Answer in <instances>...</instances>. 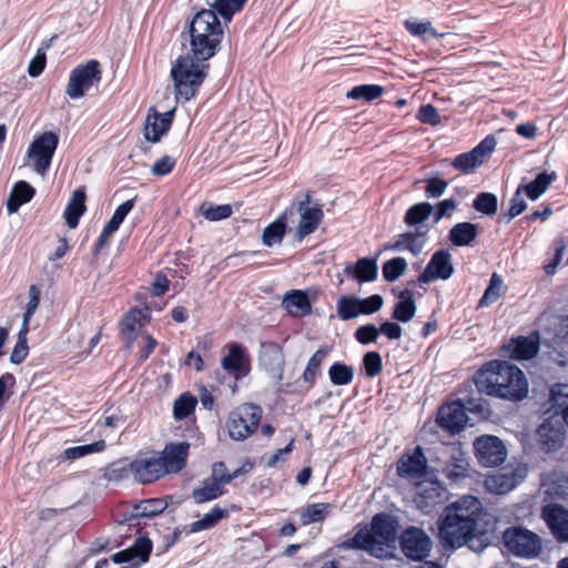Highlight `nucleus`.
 I'll return each instance as SVG.
<instances>
[{
	"label": "nucleus",
	"mask_w": 568,
	"mask_h": 568,
	"mask_svg": "<svg viewBox=\"0 0 568 568\" xmlns=\"http://www.w3.org/2000/svg\"><path fill=\"white\" fill-rule=\"evenodd\" d=\"M483 516L481 503L474 496H463L449 504L438 523L440 541L453 549L468 546L483 551L490 544L489 534L479 526Z\"/></svg>",
	"instance_id": "obj_1"
},
{
	"label": "nucleus",
	"mask_w": 568,
	"mask_h": 568,
	"mask_svg": "<svg viewBox=\"0 0 568 568\" xmlns=\"http://www.w3.org/2000/svg\"><path fill=\"white\" fill-rule=\"evenodd\" d=\"M479 394L520 402L528 395V382L523 371L507 362L494 359L486 363L475 375Z\"/></svg>",
	"instance_id": "obj_2"
},
{
	"label": "nucleus",
	"mask_w": 568,
	"mask_h": 568,
	"mask_svg": "<svg viewBox=\"0 0 568 568\" xmlns=\"http://www.w3.org/2000/svg\"><path fill=\"white\" fill-rule=\"evenodd\" d=\"M187 33L190 52L197 60L207 61L217 52L222 39L223 28L219 17L212 9H201L186 22L183 38Z\"/></svg>",
	"instance_id": "obj_3"
},
{
	"label": "nucleus",
	"mask_w": 568,
	"mask_h": 568,
	"mask_svg": "<svg viewBox=\"0 0 568 568\" xmlns=\"http://www.w3.org/2000/svg\"><path fill=\"white\" fill-rule=\"evenodd\" d=\"M396 535V520L390 515L381 513L373 517L369 528H361L345 545L365 550L377 558H385L394 548Z\"/></svg>",
	"instance_id": "obj_4"
},
{
	"label": "nucleus",
	"mask_w": 568,
	"mask_h": 568,
	"mask_svg": "<svg viewBox=\"0 0 568 568\" xmlns=\"http://www.w3.org/2000/svg\"><path fill=\"white\" fill-rule=\"evenodd\" d=\"M151 322L148 307H131L119 321L118 333L125 349L138 355H150L158 346V341L146 332Z\"/></svg>",
	"instance_id": "obj_5"
},
{
	"label": "nucleus",
	"mask_w": 568,
	"mask_h": 568,
	"mask_svg": "<svg viewBox=\"0 0 568 568\" xmlns=\"http://www.w3.org/2000/svg\"><path fill=\"white\" fill-rule=\"evenodd\" d=\"M207 61L197 60L193 55L178 57L171 68V78L178 102H187L195 98L209 72Z\"/></svg>",
	"instance_id": "obj_6"
},
{
	"label": "nucleus",
	"mask_w": 568,
	"mask_h": 568,
	"mask_svg": "<svg viewBox=\"0 0 568 568\" xmlns=\"http://www.w3.org/2000/svg\"><path fill=\"white\" fill-rule=\"evenodd\" d=\"M503 549L519 559L532 560L544 551L542 537L523 525H511L501 534Z\"/></svg>",
	"instance_id": "obj_7"
},
{
	"label": "nucleus",
	"mask_w": 568,
	"mask_h": 568,
	"mask_svg": "<svg viewBox=\"0 0 568 568\" xmlns=\"http://www.w3.org/2000/svg\"><path fill=\"white\" fill-rule=\"evenodd\" d=\"M262 417L261 407L254 404H243L234 409L226 422L231 438L244 440L257 428Z\"/></svg>",
	"instance_id": "obj_8"
},
{
	"label": "nucleus",
	"mask_w": 568,
	"mask_h": 568,
	"mask_svg": "<svg viewBox=\"0 0 568 568\" xmlns=\"http://www.w3.org/2000/svg\"><path fill=\"white\" fill-rule=\"evenodd\" d=\"M102 79V70L98 60H89L77 65L70 73L65 94L70 99L82 98L90 88Z\"/></svg>",
	"instance_id": "obj_9"
},
{
	"label": "nucleus",
	"mask_w": 568,
	"mask_h": 568,
	"mask_svg": "<svg viewBox=\"0 0 568 568\" xmlns=\"http://www.w3.org/2000/svg\"><path fill=\"white\" fill-rule=\"evenodd\" d=\"M59 144V135L47 131L34 138L28 148V156L33 161V169L39 174H45Z\"/></svg>",
	"instance_id": "obj_10"
},
{
	"label": "nucleus",
	"mask_w": 568,
	"mask_h": 568,
	"mask_svg": "<svg viewBox=\"0 0 568 568\" xmlns=\"http://www.w3.org/2000/svg\"><path fill=\"white\" fill-rule=\"evenodd\" d=\"M497 141L494 135H487L468 152L458 154L452 166L463 174H470L481 166L495 150Z\"/></svg>",
	"instance_id": "obj_11"
},
{
	"label": "nucleus",
	"mask_w": 568,
	"mask_h": 568,
	"mask_svg": "<svg viewBox=\"0 0 568 568\" xmlns=\"http://www.w3.org/2000/svg\"><path fill=\"white\" fill-rule=\"evenodd\" d=\"M475 455L484 467H496L505 462L507 449L503 440L493 435H481L474 442Z\"/></svg>",
	"instance_id": "obj_12"
},
{
	"label": "nucleus",
	"mask_w": 568,
	"mask_h": 568,
	"mask_svg": "<svg viewBox=\"0 0 568 568\" xmlns=\"http://www.w3.org/2000/svg\"><path fill=\"white\" fill-rule=\"evenodd\" d=\"M400 548L407 558L422 561L430 552L432 540L423 529L409 527L400 536Z\"/></svg>",
	"instance_id": "obj_13"
},
{
	"label": "nucleus",
	"mask_w": 568,
	"mask_h": 568,
	"mask_svg": "<svg viewBox=\"0 0 568 568\" xmlns=\"http://www.w3.org/2000/svg\"><path fill=\"white\" fill-rule=\"evenodd\" d=\"M163 466L158 457L134 459L122 467V471L126 477L131 476L141 484H150L163 476Z\"/></svg>",
	"instance_id": "obj_14"
},
{
	"label": "nucleus",
	"mask_w": 568,
	"mask_h": 568,
	"mask_svg": "<svg viewBox=\"0 0 568 568\" xmlns=\"http://www.w3.org/2000/svg\"><path fill=\"white\" fill-rule=\"evenodd\" d=\"M454 265L452 263V254L448 250L436 251L425 270L418 275L417 280L420 284H426L435 280H448L454 274Z\"/></svg>",
	"instance_id": "obj_15"
},
{
	"label": "nucleus",
	"mask_w": 568,
	"mask_h": 568,
	"mask_svg": "<svg viewBox=\"0 0 568 568\" xmlns=\"http://www.w3.org/2000/svg\"><path fill=\"white\" fill-rule=\"evenodd\" d=\"M311 194L307 193L305 199L298 203V212L301 219L296 227V236L303 240L307 235L314 233L321 224L324 213L320 205L310 206Z\"/></svg>",
	"instance_id": "obj_16"
},
{
	"label": "nucleus",
	"mask_w": 568,
	"mask_h": 568,
	"mask_svg": "<svg viewBox=\"0 0 568 568\" xmlns=\"http://www.w3.org/2000/svg\"><path fill=\"white\" fill-rule=\"evenodd\" d=\"M190 444L187 442L169 443L165 445L160 457L164 474L180 473L186 465Z\"/></svg>",
	"instance_id": "obj_17"
},
{
	"label": "nucleus",
	"mask_w": 568,
	"mask_h": 568,
	"mask_svg": "<svg viewBox=\"0 0 568 568\" xmlns=\"http://www.w3.org/2000/svg\"><path fill=\"white\" fill-rule=\"evenodd\" d=\"M174 111L175 109L159 113L154 108L149 110L144 125V138L149 142L158 143L169 132L173 123Z\"/></svg>",
	"instance_id": "obj_18"
},
{
	"label": "nucleus",
	"mask_w": 568,
	"mask_h": 568,
	"mask_svg": "<svg viewBox=\"0 0 568 568\" xmlns=\"http://www.w3.org/2000/svg\"><path fill=\"white\" fill-rule=\"evenodd\" d=\"M437 424L450 434H457L467 424V415L459 402L443 405L437 414Z\"/></svg>",
	"instance_id": "obj_19"
},
{
	"label": "nucleus",
	"mask_w": 568,
	"mask_h": 568,
	"mask_svg": "<svg viewBox=\"0 0 568 568\" xmlns=\"http://www.w3.org/2000/svg\"><path fill=\"white\" fill-rule=\"evenodd\" d=\"M542 518L557 541H568V510L557 504L547 505Z\"/></svg>",
	"instance_id": "obj_20"
},
{
	"label": "nucleus",
	"mask_w": 568,
	"mask_h": 568,
	"mask_svg": "<svg viewBox=\"0 0 568 568\" xmlns=\"http://www.w3.org/2000/svg\"><path fill=\"white\" fill-rule=\"evenodd\" d=\"M537 438L540 448L546 453L556 452L562 447L565 442L564 427L551 422H544L537 429Z\"/></svg>",
	"instance_id": "obj_21"
},
{
	"label": "nucleus",
	"mask_w": 568,
	"mask_h": 568,
	"mask_svg": "<svg viewBox=\"0 0 568 568\" xmlns=\"http://www.w3.org/2000/svg\"><path fill=\"white\" fill-rule=\"evenodd\" d=\"M426 458L420 447L413 454L404 455L397 463V474L400 477L417 479L425 475Z\"/></svg>",
	"instance_id": "obj_22"
},
{
	"label": "nucleus",
	"mask_w": 568,
	"mask_h": 568,
	"mask_svg": "<svg viewBox=\"0 0 568 568\" xmlns=\"http://www.w3.org/2000/svg\"><path fill=\"white\" fill-rule=\"evenodd\" d=\"M540 348V334L532 331L528 336L513 337L503 351L509 355H538Z\"/></svg>",
	"instance_id": "obj_23"
},
{
	"label": "nucleus",
	"mask_w": 568,
	"mask_h": 568,
	"mask_svg": "<svg viewBox=\"0 0 568 568\" xmlns=\"http://www.w3.org/2000/svg\"><path fill=\"white\" fill-rule=\"evenodd\" d=\"M85 201L87 194L84 186H80L72 192L63 212V217L69 229H75L81 216L87 212Z\"/></svg>",
	"instance_id": "obj_24"
},
{
	"label": "nucleus",
	"mask_w": 568,
	"mask_h": 568,
	"mask_svg": "<svg viewBox=\"0 0 568 568\" xmlns=\"http://www.w3.org/2000/svg\"><path fill=\"white\" fill-rule=\"evenodd\" d=\"M345 274L358 283H367L376 280L378 266L375 258L361 257L354 264L345 267Z\"/></svg>",
	"instance_id": "obj_25"
},
{
	"label": "nucleus",
	"mask_w": 568,
	"mask_h": 568,
	"mask_svg": "<svg viewBox=\"0 0 568 568\" xmlns=\"http://www.w3.org/2000/svg\"><path fill=\"white\" fill-rule=\"evenodd\" d=\"M151 550V540L148 537H140L131 547L115 552L111 559L115 564L129 562L135 558H139L142 562H146L149 560Z\"/></svg>",
	"instance_id": "obj_26"
},
{
	"label": "nucleus",
	"mask_w": 568,
	"mask_h": 568,
	"mask_svg": "<svg viewBox=\"0 0 568 568\" xmlns=\"http://www.w3.org/2000/svg\"><path fill=\"white\" fill-rule=\"evenodd\" d=\"M287 313L294 317L306 316L312 313V304L307 294L301 290L288 291L282 302Z\"/></svg>",
	"instance_id": "obj_27"
},
{
	"label": "nucleus",
	"mask_w": 568,
	"mask_h": 568,
	"mask_svg": "<svg viewBox=\"0 0 568 568\" xmlns=\"http://www.w3.org/2000/svg\"><path fill=\"white\" fill-rule=\"evenodd\" d=\"M479 234L477 224L470 222L456 223L448 232V240L455 246H471Z\"/></svg>",
	"instance_id": "obj_28"
},
{
	"label": "nucleus",
	"mask_w": 568,
	"mask_h": 568,
	"mask_svg": "<svg viewBox=\"0 0 568 568\" xmlns=\"http://www.w3.org/2000/svg\"><path fill=\"white\" fill-rule=\"evenodd\" d=\"M36 195V189L26 181H18L14 183L8 201L7 210L9 214L18 212V210L29 203Z\"/></svg>",
	"instance_id": "obj_29"
},
{
	"label": "nucleus",
	"mask_w": 568,
	"mask_h": 568,
	"mask_svg": "<svg viewBox=\"0 0 568 568\" xmlns=\"http://www.w3.org/2000/svg\"><path fill=\"white\" fill-rule=\"evenodd\" d=\"M424 235L425 232H405L398 234L395 242L386 247L394 251H409L413 255H418L425 245Z\"/></svg>",
	"instance_id": "obj_30"
},
{
	"label": "nucleus",
	"mask_w": 568,
	"mask_h": 568,
	"mask_svg": "<svg viewBox=\"0 0 568 568\" xmlns=\"http://www.w3.org/2000/svg\"><path fill=\"white\" fill-rule=\"evenodd\" d=\"M558 174L556 171L541 172L531 182L526 185H520L525 194L531 201L539 199L550 186V184L557 181Z\"/></svg>",
	"instance_id": "obj_31"
},
{
	"label": "nucleus",
	"mask_w": 568,
	"mask_h": 568,
	"mask_svg": "<svg viewBox=\"0 0 568 568\" xmlns=\"http://www.w3.org/2000/svg\"><path fill=\"white\" fill-rule=\"evenodd\" d=\"M416 313V303L414 300V294L410 290H404L399 294V301L395 304L393 310V318L407 323L409 322Z\"/></svg>",
	"instance_id": "obj_32"
},
{
	"label": "nucleus",
	"mask_w": 568,
	"mask_h": 568,
	"mask_svg": "<svg viewBox=\"0 0 568 568\" xmlns=\"http://www.w3.org/2000/svg\"><path fill=\"white\" fill-rule=\"evenodd\" d=\"M465 392H467V387H465V389L459 390L462 396L457 399V402L462 404L464 412L466 413V410H468L483 418L489 417L491 413L489 403L486 399L481 398L480 396L474 397L469 395H464Z\"/></svg>",
	"instance_id": "obj_33"
},
{
	"label": "nucleus",
	"mask_w": 568,
	"mask_h": 568,
	"mask_svg": "<svg viewBox=\"0 0 568 568\" xmlns=\"http://www.w3.org/2000/svg\"><path fill=\"white\" fill-rule=\"evenodd\" d=\"M331 509L329 504L318 503L310 504L298 510L300 521L302 526H307L313 523L323 521Z\"/></svg>",
	"instance_id": "obj_34"
},
{
	"label": "nucleus",
	"mask_w": 568,
	"mask_h": 568,
	"mask_svg": "<svg viewBox=\"0 0 568 568\" xmlns=\"http://www.w3.org/2000/svg\"><path fill=\"white\" fill-rule=\"evenodd\" d=\"M519 483L516 474L501 473L486 479V486L496 494H506L513 490Z\"/></svg>",
	"instance_id": "obj_35"
},
{
	"label": "nucleus",
	"mask_w": 568,
	"mask_h": 568,
	"mask_svg": "<svg viewBox=\"0 0 568 568\" xmlns=\"http://www.w3.org/2000/svg\"><path fill=\"white\" fill-rule=\"evenodd\" d=\"M246 2L247 0H215L210 9L225 22H231L235 13L240 12Z\"/></svg>",
	"instance_id": "obj_36"
},
{
	"label": "nucleus",
	"mask_w": 568,
	"mask_h": 568,
	"mask_svg": "<svg viewBox=\"0 0 568 568\" xmlns=\"http://www.w3.org/2000/svg\"><path fill=\"white\" fill-rule=\"evenodd\" d=\"M224 494L223 487L219 484V481H214L212 479H205L202 483L200 488H196L192 491V497L197 504H203Z\"/></svg>",
	"instance_id": "obj_37"
},
{
	"label": "nucleus",
	"mask_w": 568,
	"mask_h": 568,
	"mask_svg": "<svg viewBox=\"0 0 568 568\" xmlns=\"http://www.w3.org/2000/svg\"><path fill=\"white\" fill-rule=\"evenodd\" d=\"M566 247L567 244L565 236H557L552 241L548 251V254H551V260L544 266L546 274L554 275L557 272L558 265L562 260Z\"/></svg>",
	"instance_id": "obj_38"
},
{
	"label": "nucleus",
	"mask_w": 568,
	"mask_h": 568,
	"mask_svg": "<svg viewBox=\"0 0 568 568\" xmlns=\"http://www.w3.org/2000/svg\"><path fill=\"white\" fill-rule=\"evenodd\" d=\"M434 207L428 202H419L412 205L405 213L404 222L409 226H415L426 221Z\"/></svg>",
	"instance_id": "obj_39"
},
{
	"label": "nucleus",
	"mask_w": 568,
	"mask_h": 568,
	"mask_svg": "<svg viewBox=\"0 0 568 568\" xmlns=\"http://www.w3.org/2000/svg\"><path fill=\"white\" fill-rule=\"evenodd\" d=\"M227 516V510L215 506L210 513L205 514L202 519L190 525L192 532L206 530L214 527L221 519Z\"/></svg>",
	"instance_id": "obj_40"
},
{
	"label": "nucleus",
	"mask_w": 568,
	"mask_h": 568,
	"mask_svg": "<svg viewBox=\"0 0 568 568\" xmlns=\"http://www.w3.org/2000/svg\"><path fill=\"white\" fill-rule=\"evenodd\" d=\"M286 231V223L283 217H280L268 224L262 235L263 243L267 246H273L283 241Z\"/></svg>",
	"instance_id": "obj_41"
},
{
	"label": "nucleus",
	"mask_w": 568,
	"mask_h": 568,
	"mask_svg": "<svg viewBox=\"0 0 568 568\" xmlns=\"http://www.w3.org/2000/svg\"><path fill=\"white\" fill-rule=\"evenodd\" d=\"M168 505V501L160 498L142 500L134 506V515L136 517H153L163 513Z\"/></svg>",
	"instance_id": "obj_42"
},
{
	"label": "nucleus",
	"mask_w": 568,
	"mask_h": 568,
	"mask_svg": "<svg viewBox=\"0 0 568 568\" xmlns=\"http://www.w3.org/2000/svg\"><path fill=\"white\" fill-rule=\"evenodd\" d=\"M383 92L384 88L379 84H361L348 91L347 97L371 102L382 97Z\"/></svg>",
	"instance_id": "obj_43"
},
{
	"label": "nucleus",
	"mask_w": 568,
	"mask_h": 568,
	"mask_svg": "<svg viewBox=\"0 0 568 568\" xmlns=\"http://www.w3.org/2000/svg\"><path fill=\"white\" fill-rule=\"evenodd\" d=\"M329 379L334 385H347L354 378V369L344 363H334L328 371Z\"/></svg>",
	"instance_id": "obj_44"
},
{
	"label": "nucleus",
	"mask_w": 568,
	"mask_h": 568,
	"mask_svg": "<svg viewBox=\"0 0 568 568\" xmlns=\"http://www.w3.org/2000/svg\"><path fill=\"white\" fill-rule=\"evenodd\" d=\"M473 207L483 214L493 215L498 209L497 196L494 193L481 192L475 197Z\"/></svg>",
	"instance_id": "obj_45"
},
{
	"label": "nucleus",
	"mask_w": 568,
	"mask_h": 568,
	"mask_svg": "<svg viewBox=\"0 0 568 568\" xmlns=\"http://www.w3.org/2000/svg\"><path fill=\"white\" fill-rule=\"evenodd\" d=\"M407 268V262L404 257H393L383 265V276L387 282H395Z\"/></svg>",
	"instance_id": "obj_46"
},
{
	"label": "nucleus",
	"mask_w": 568,
	"mask_h": 568,
	"mask_svg": "<svg viewBox=\"0 0 568 568\" xmlns=\"http://www.w3.org/2000/svg\"><path fill=\"white\" fill-rule=\"evenodd\" d=\"M337 315L343 321H349L359 316L357 297L342 295L337 300Z\"/></svg>",
	"instance_id": "obj_47"
},
{
	"label": "nucleus",
	"mask_w": 568,
	"mask_h": 568,
	"mask_svg": "<svg viewBox=\"0 0 568 568\" xmlns=\"http://www.w3.org/2000/svg\"><path fill=\"white\" fill-rule=\"evenodd\" d=\"M201 213L209 221H221L230 217L233 210L230 204L215 205L205 202L201 205Z\"/></svg>",
	"instance_id": "obj_48"
},
{
	"label": "nucleus",
	"mask_w": 568,
	"mask_h": 568,
	"mask_svg": "<svg viewBox=\"0 0 568 568\" xmlns=\"http://www.w3.org/2000/svg\"><path fill=\"white\" fill-rule=\"evenodd\" d=\"M247 469L245 467L237 468L233 473H229L226 466L222 462L214 463L212 466V480L219 481V484L223 487L224 485L231 483L234 478L240 475L246 473Z\"/></svg>",
	"instance_id": "obj_49"
},
{
	"label": "nucleus",
	"mask_w": 568,
	"mask_h": 568,
	"mask_svg": "<svg viewBox=\"0 0 568 568\" xmlns=\"http://www.w3.org/2000/svg\"><path fill=\"white\" fill-rule=\"evenodd\" d=\"M196 398L189 393L182 394L175 402L173 407V414L176 419H184L190 416L195 406Z\"/></svg>",
	"instance_id": "obj_50"
},
{
	"label": "nucleus",
	"mask_w": 568,
	"mask_h": 568,
	"mask_svg": "<svg viewBox=\"0 0 568 568\" xmlns=\"http://www.w3.org/2000/svg\"><path fill=\"white\" fill-rule=\"evenodd\" d=\"M104 448H105V442L98 440V442L89 444V445L67 448L63 452V457L69 460H74V459L81 458V457L92 454V453L102 452V450H104Z\"/></svg>",
	"instance_id": "obj_51"
},
{
	"label": "nucleus",
	"mask_w": 568,
	"mask_h": 568,
	"mask_svg": "<svg viewBox=\"0 0 568 568\" xmlns=\"http://www.w3.org/2000/svg\"><path fill=\"white\" fill-rule=\"evenodd\" d=\"M501 288L503 280L497 273H494L490 277L488 287L479 300V306H488L495 303L501 295Z\"/></svg>",
	"instance_id": "obj_52"
},
{
	"label": "nucleus",
	"mask_w": 568,
	"mask_h": 568,
	"mask_svg": "<svg viewBox=\"0 0 568 568\" xmlns=\"http://www.w3.org/2000/svg\"><path fill=\"white\" fill-rule=\"evenodd\" d=\"M222 366L234 374L236 379L245 376L250 371L248 357H222Z\"/></svg>",
	"instance_id": "obj_53"
},
{
	"label": "nucleus",
	"mask_w": 568,
	"mask_h": 568,
	"mask_svg": "<svg viewBox=\"0 0 568 568\" xmlns=\"http://www.w3.org/2000/svg\"><path fill=\"white\" fill-rule=\"evenodd\" d=\"M133 207L134 199L126 200L125 202L120 204L115 209L112 217L109 220L105 226L115 233L119 230L122 222L125 220L126 215L133 210Z\"/></svg>",
	"instance_id": "obj_54"
},
{
	"label": "nucleus",
	"mask_w": 568,
	"mask_h": 568,
	"mask_svg": "<svg viewBox=\"0 0 568 568\" xmlns=\"http://www.w3.org/2000/svg\"><path fill=\"white\" fill-rule=\"evenodd\" d=\"M404 27L414 37H420L425 33H429L433 38L443 37V34H439L432 27V23L429 21L418 22V21H414V20H405Z\"/></svg>",
	"instance_id": "obj_55"
},
{
	"label": "nucleus",
	"mask_w": 568,
	"mask_h": 568,
	"mask_svg": "<svg viewBox=\"0 0 568 568\" xmlns=\"http://www.w3.org/2000/svg\"><path fill=\"white\" fill-rule=\"evenodd\" d=\"M358 314L371 315L378 312L383 306V297L378 294L366 298H357Z\"/></svg>",
	"instance_id": "obj_56"
},
{
	"label": "nucleus",
	"mask_w": 568,
	"mask_h": 568,
	"mask_svg": "<svg viewBox=\"0 0 568 568\" xmlns=\"http://www.w3.org/2000/svg\"><path fill=\"white\" fill-rule=\"evenodd\" d=\"M551 407L562 410L568 405V384H557L550 389Z\"/></svg>",
	"instance_id": "obj_57"
},
{
	"label": "nucleus",
	"mask_w": 568,
	"mask_h": 568,
	"mask_svg": "<svg viewBox=\"0 0 568 568\" xmlns=\"http://www.w3.org/2000/svg\"><path fill=\"white\" fill-rule=\"evenodd\" d=\"M28 294H29V301L26 305V312L23 314V322H22V323H27V324H29L30 318L33 316L37 308L39 307L41 292H40V288L36 284H32L29 287Z\"/></svg>",
	"instance_id": "obj_58"
},
{
	"label": "nucleus",
	"mask_w": 568,
	"mask_h": 568,
	"mask_svg": "<svg viewBox=\"0 0 568 568\" xmlns=\"http://www.w3.org/2000/svg\"><path fill=\"white\" fill-rule=\"evenodd\" d=\"M416 118L424 124L437 125L440 123V115L437 109L430 103L423 104L419 108Z\"/></svg>",
	"instance_id": "obj_59"
},
{
	"label": "nucleus",
	"mask_w": 568,
	"mask_h": 568,
	"mask_svg": "<svg viewBox=\"0 0 568 568\" xmlns=\"http://www.w3.org/2000/svg\"><path fill=\"white\" fill-rule=\"evenodd\" d=\"M378 335L379 331L374 324L362 325L355 332V338L363 345L375 342Z\"/></svg>",
	"instance_id": "obj_60"
},
{
	"label": "nucleus",
	"mask_w": 568,
	"mask_h": 568,
	"mask_svg": "<svg viewBox=\"0 0 568 568\" xmlns=\"http://www.w3.org/2000/svg\"><path fill=\"white\" fill-rule=\"evenodd\" d=\"M448 186V182L439 178H430L426 181L425 194L428 199L442 196Z\"/></svg>",
	"instance_id": "obj_61"
},
{
	"label": "nucleus",
	"mask_w": 568,
	"mask_h": 568,
	"mask_svg": "<svg viewBox=\"0 0 568 568\" xmlns=\"http://www.w3.org/2000/svg\"><path fill=\"white\" fill-rule=\"evenodd\" d=\"M458 203L455 199H445L435 206L434 220L439 222L444 217H449L456 211Z\"/></svg>",
	"instance_id": "obj_62"
},
{
	"label": "nucleus",
	"mask_w": 568,
	"mask_h": 568,
	"mask_svg": "<svg viewBox=\"0 0 568 568\" xmlns=\"http://www.w3.org/2000/svg\"><path fill=\"white\" fill-rule=\"evenodd\" d=\"M175 164H176L175 159H173L170 155H164L153 163V165L151 168V172L155 176H164V175L170 174L173 171Z\"/></svg>",
	"instance_id": "obj_63"
},
{
	"label": "nucleus",
	"mask_w": 568,
	"mask_h": 568,
	"mask_svg": "<svg viewBox=\"0 0 568 568\" xmlns=\"http://www.w3.org/2000/svg\"><path fill=\"white\" fill-rule=\"evenodd\" d=\"M521 187L519 186L509 202V207L506 213L508 220L520 215L527 207L525 200L521 196Z\"/></svg>",
	"instance_id": "obj_64"
}]
</instances>
